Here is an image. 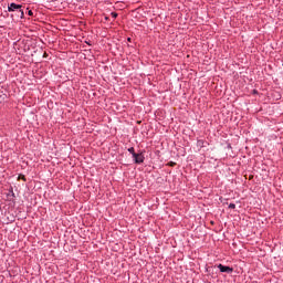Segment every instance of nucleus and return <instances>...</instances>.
<instances>
[{
    "label": "nucleus",
    "mask_w": 283,
    "mask_h": 283,
    "mask_svg": "<svg viewBox=\"0 0 283 283\" xmlns=\"http://www.w3.org/2000/svg\"><path fill=\"white\" fill-rule=\"evenodd\" d=\"M218 269L220 270L221 273H233V268L231 266L219 264Z\"/></svg>",
    "instance_id": "obj_3"
},
{
    "label": "nucleus",
    "mask_w": 283,
    "mask_h": 283,
    "mask_svg": "<svg viewBox=\"0 0 283 283\" xmlns=\"http://www.w3.org/2000/svg\"><path fill=\"white\" fill-rule=\"evenodd\" d=\"M1 17H3L4 19H8V17H10V13H8V11H6L4 13H1Z\"/></svg>",
    "instance_id": "obj_5"
},
{
    "label": "nucleus",
    "mask_w": 283,
    "mask_h": 283,
    "mask_svg": "<svg viewBox=\"0 0 283 283\" xmlns=\"http://www.w3.org/2000/svg\"><path fill=\"white\" fill-rule=\"evenodd\" d=\"M133 158H135V163H136L137 165H140V164L145 163V155H143V153H140V154H134V157H133Z\"/></svg>",
    "instance_id": "obj_2"
},
{
    "label": "nucleus",
    "mask_w": 283,
    "mask_h": 283,
    "mask_svg": "<svg viewBox=\"0 0 283 283\" xmlns=\"http://www.w3.org/2000/svg\"><path fill=\"white\" fill-rule=\"evenodd\" d=\"M168 165H169V167H176V163H174V161H170Z\"/></svg>",
    "instance_id": "obj_8"
},
{
    "label": "nucleus",
    "mask_w": 283,
    "mask_h": 283,
    "mask_svg": "<svg viewBox=\"0 0 283 283\" xmlns=\"http://www.w3.org/2000/svg\"><path fill=\"white\" fill-rule=\"evenodd\" d=\"M128 151H129V154H132V156H133V158H134V154H136L134 147L128 148Z\"/></svg>",
    "instance_id": "obj_4"
},
{
    "label": "nucleus",
    "mask_w": 283,
    "mask_h": 283,
    "mask_svg": "<svg viewBox=\"0 0 283 283\" xmlns=\"http://www.w3.org/2000/svg\"><path fill=\"white\" fill-rule=\"evenodd\" d=\"M23 8L21 4H17L12 2L11 4L8 6V12H15V15L20 19H23L24 13H23Z\"/></svg>",
    "instance_id": "obj_1"
},
{
    "label": "nucleus",
    "mask_w": 283,
    "mask_h": 283,
    "mask_svg": "<svg viewBox=\"0 0 283 283\" xmlns=\"http://www.w3.org/2000/svg\"><path fill=\"white\" fill-rule=\"evenodd\" d=\"M22 179L25 180V177H23Z\"/></svg>",
    "instance_id": "obj_11"
},
{
    "label": "nucleus",
    "mask_w": 283,
    "mask_h": 283,
    "mask_svg": "<svg viewBox=\"0 0 283 283\" xmlns=\"http://www.w3.org/2000/svg\"><path fill=\"white\" fill-rule=\"evenodd\" d=\"M111 17H113V19H116V18L118 17V13L112 12V13H111Z\"/></svg>",
    "instance_id": "obj_6"
},
{
    "label": "nucleus",
    "mask_w": 283,
    "mask_h": 283,
    "mask_svg": "<svg viewBox=\"0 0 283 283\" xmlns=\"http://www.w3.org/2000/svg\"><path fill=\"white\" fill-rule=\"evenodd\" d=\"M32 14H33L32 11H29V15L32 17Z\"/></svg>",
    "instance_id": "obj_9"
},
{
    "label": "nucleus",
    "mask_w": 283,
    "mask_h": 283,
    "mask_svg": "<svg viewBox=\"0 0 283 283\" xmlns=\"http://www.w3.org/2000/svg\"><path fill=\"white\" fill-rule=\"evenodd\" d=\"M229 209H235V203H230Z\"/></svg>",
    "instance_id": "obj_7"
},
{
    "label": "nucleus",
    "mask_w": 283,
    "mask_h": 283,
    "mask_svg": "<svg viewBox=\"0 0 283 283\" xmlns=\"http://www.w3.org/2000/svg\"><path fill=\"white\" fill-rule=\"evenodd\" d=\"M11 19H14V14H11Z\"/></svg>",
    "instance_id": "obj_10"
}]
</instances>
